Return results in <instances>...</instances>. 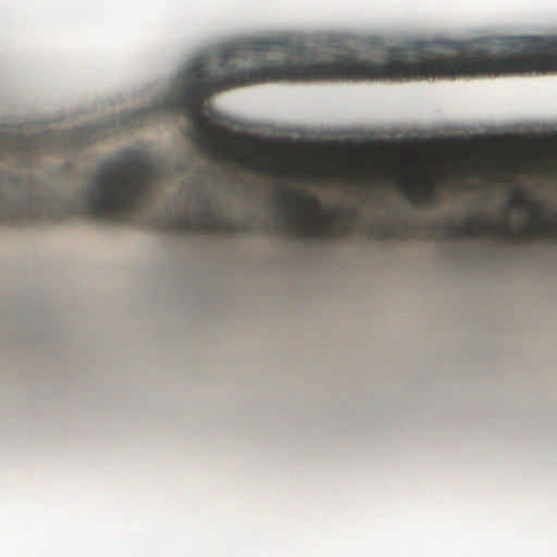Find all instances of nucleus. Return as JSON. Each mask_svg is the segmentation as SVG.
Here are the masks:
<instances>
[{
	"mask_svg": "<svg viewBox=\"0 0 557 557\" xmlns=\"http://www.w3.org/2000/svg\"><path fill=\"white\" fill-rule=\"evenodd\" d=\"M240 161L244 165L248 166L249 169H251L255 172H258V173L267 172V166H265L264 160L262 158L255 157L253 154H250V153H245L240 158Z\"/></svg>",
	"mask_w": 557,
	"mask_h": 557,
	"instance_id": "10",
	"label": "nucleus"
},
{
	"mask_svg": "<svg viewBox=\"0 0 557 557\" xmlns=\"http://www.w3.org/2000/svg\"><path fill=\"white\" fill-rule=\"evenodd\" d=\"M557 72V35L414 41L387 49L381 61L355 52L319 62L314 81L425 79Z\"/></svg>",
	"mask_w": 557,
	"mask_h": 557,
	"instance_id": "1",
	"label": "nucleus"
},
{
	"mask_svg": "<svg viewBox=\"0 0 557 557\" xmlns=\"http://www.w3.org/2000/svg\"><path fill=\"white\" fill-rule=\"evenodd\" d=\"M198 209L193 214L164 211L154 218L153 228L173 234L220 233L235 235L250 232L247 222L235 221L220 214L209 197L197 190L193 196Z\"/></svg>",
	"mask_w": 557,
	"mask_h": 557,
	"instance_id": "4",
	"label": "nucleus"
},
{
	"mask_svg": "<svg viewBox=\"0 0 557 557\" xmlns=\"http://www.w3.org/2000/svg\"><path fill=\"white\" fill-rule=\"evenodd\" d=\"M426 228L430 231L432 238L435 237V233L441 232V237L444 239H450L457 235L470 237L490 235L499 239H512L515 235L513 230L506 220L494 222L476 215L466 218L460 225H456L451 222L443 225L429 223Z\"/></svg>",
	"mask_w": 557,
	"mask_h": 557,
	"instance_id": "5",
	"label": "nucleus"
},
{
	"mask_svg": "<svg viewBox=\"0 0 557 557\" xmlns=\"http://www.w3.org/2000/svg\"><path fill=\"white\" fill-rule=\"evenodd\" d=\"M50 137L48 133L30 137L22 133L4 134L0 136V145L11 154L25 160L28 156L48 151L41 147V144L48 141Z\"/></svg>",
	"mask_w": 557,
	"mask_h": 557,
	"instance_id": "7",
	"label": "nucleus"
},
{
	"mask_svg": "<svg viewBox=\"0 0 557 557\" xmlns=\"http://www.w3.org/2000/svg\"><path fill=\"white\" fill-rule=\"evenodd\" d=\"M408 196L412 202L423 203H433L437 198L436 190L431 183H421L416 180L411 181Z\"/></svg>",
	"mask_w": 557,
	"mask_h": 557,
	"instance_id": "9",
	"label": "nucleus"
},
{
	"mask_svg": "<svg viewBox=\"0 0 557 557\" xmlns=\"http://www.w3.org/2000/svg\"><path fill=\"white\" fill-rule=\"evenodd\" d=\"M418 226L408 222H373L366 226L367 236L379 240L414 238Z\"/></svg>",
	"mask_w": 557,
	"mask_h": 557,
	"instance_id": "8",
	"label": "nucleus"
},
{
	"mask_svg": "<svg viewBox=\"0 0 557 557\" xmlns=\"http://www.w3.org/2000/svg\"><path fill=\"white\" fill-rule=\"evenodd\" d=\"M510 205L528 214L532 233L557 240V210H547L543 201L531 199L523 190H517L513 194Z\"/></svg>",
	"mask_w": 557,
	"mask_h": 557,
	"instance_id": "6",
	"label": "nucleus"
},
{
	"mask_svg": "<svg viewBox=\"0 0 557 557\" xmlns=\"http://www.w3.org/2000/svg\"><path fill=\"white\" fill-rule=\"evenodd\" d=\"M154 172L153 162L128 153L101 165L81 198L30 184L9 194L0 191V223L51 225L73 219L108 224L129 222L150 207Z\"/></svg>",
	"mask_w": 557,
	"mask_h": 557,
	"instance_id": "2",
	"label": "nucleus"
},
{
	"mask_svg": "<svg viewBox=\"0 0 557 557\" xmlns=\"http://www.w3.org/2000/svg\"><path fill=\"white\" fill-rule=\"evenodd\" d=\"M280 207L290 206L283 225L288 232L300 238L330 240L348 232V225L341 219L356 216V208L347 209L337 206L331 212L315 215L319 201L315 197H304L298 193L286 189L278 197Z\"/></svg>",
	"mask_w": 557,
	"mask_h": 557,
	"instance_id": "3",
	"label": "nucleus"
}]
</instances>
